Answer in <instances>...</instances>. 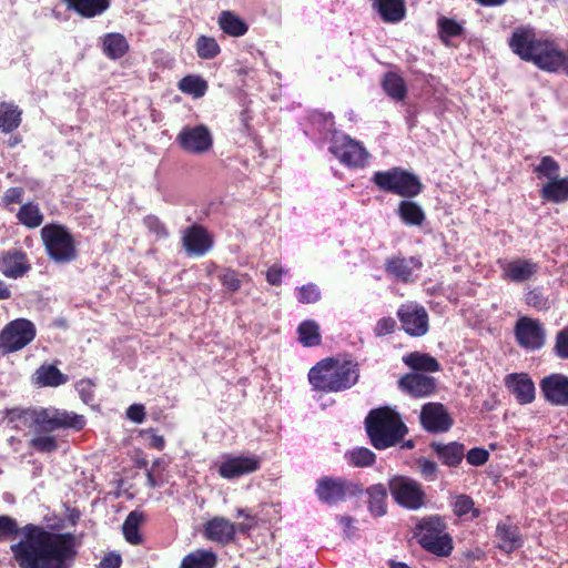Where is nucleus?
Listing matches in <instances>:
<instances>
[{"mask_svg": "<svg viewBox=\"0 0 568 568\" xmlns=\"http://www.w3.org/2000/svg\"><path fill=\"white\" fill-rule=\"evenodd\" d=\"M489 457V453L484 448H471L467 455L466 459L467 462L473 466H481L484 465Z\"/></svg>", "mask_w": 568, "mask_h": 568, "instance_id": "55", "label": "nucleus"}, {"mask_svg": "<svg viewBox=\"0 0 568 568\" xmlns=\"http://www.w3.org/2000/svg\"><path fill=\"white\" fill-rule=\"evenodd\" d=\"M257 525V520L254 516L245 515V521L240 523L236 526V531L241 534H248Z\"/></svg>", "mask_w": 568, "mask_h": 568, "instance_id": "61", "label": "nucleus"}, {"mask_svg": "<svg viewBox=\"0 0 568 568\" xmlns=\"http://www.w3.org/2000/svg\"><path fill=\"white\" fill-rule=\"evenodd\" d=\"M400 219L409 225L419 226L425 220L423 209L415 202L402 201L398 206Z\"/></svg>", "mask_w": 568, "mask_h": 568, "instance_id": "41", "label": "nucleus"}, {"mask_svg": "<svg viewBox=\"0 0 568 568\" xmlns=\"http://www.w3.org/2000/svg\"><path fill=\"white\" fill-rule=\"evenodd\" d=\"M175 141L183 151L191 154H203L213 145L212 134L203 124L182 128Z\"/></svg>", "mask_w": 568, "mask_h": 568, "instance_id": "15", "label": "nucleus"}, {"mask_svg": "<svg viewBox=\"0 0 568 568\" xmlns=\"http://www.w3.org/2000/svg\"><path fill=\"white\" fill-rule=\"evenodd\" d=\"M540 392L546 399L554 406H568V376L554 373L545 376L539 383Z\"/></svg>", "mask_w": 568, "mask_h": 568, "instance_id": "17", "label": "nucleus"}, {"mask_svg": "<svg viewBox=\"0 0 568 568\" xmlns=\"http://www.w3.org/2000/svg\"><path fill=\"white\" fill-rule=\"evenodd\" d=\"M383 90L395 101H402L406 97V84L402 77L394 72H387L382 81Z\"/></svg>", "mask_w": 568, "mask_h": 568, "instance_id": "38", "label": "nucleus"}, {"mask_svg": "<svg viewBox=\"0 0 568 568\" xmlns=\"http://www.w3.org/2000/svg\"><path fill=\"white\" fill-rule=\"evenodd\" d=\"M149 445L153 448L161 450L165 446V440H164L163 436L152 434L149 439Z\"/></svg>", "mask_w": 568, "mask_h": 568, "instance_id": "64", "label": "nucleus"}, {"mask_svg": "<svg viewBox=\"0 0 568 568\" xmlns=\"http://www.w3.org/2000/svg\"><path fill=\"white\" fill-rule=\"evenodd\" d=\"M69 9L74 10L83 18H93L102 14L110 6L109 0H64Z\"/></svg>", "mask_w": 568, "mask_h": 568, "instance_id": "27", "label": "nucleus"}, {"mask_svg": "<svg viewBox=\"0 0 568 568\" xmlns=\"http://www.w3.org/2000/svg\"><path fill=\"white\" fill-rule=\"evenodd\" d=\"M539 266L531 260L516 258L505 262L503 265V277L514 283H523L531 280L538 272Z\"/></svg>", "mask_w": 568, "mask_h": 568, "instance_id": "22", "label": "nucleus"}, {"mask_svg": "<svg viewBox=\"0 0 568 568\" xmlns=\"http://www.w3.org/2000/svg\"><path fill=\"white\" fill-rule=\"evenodd\" d=\"M143 223L145 227L155 235L158 240L165 239L169 235V232L165 225L160 221L159 217L154 215H148L144 217Z\"/></svg>", "mask_w": 568, "mask_h": 568, "instance_id": "53", "label": "nucleus"}, {"mask_svg": "<svg viewBox=\"0 0 568 568\" xmlns=\"http://www.w3.org/2000/svg\"><path fill=\"white\" fill-rule=\"evenodd\" d=\"M17 534L21 539L10 548L20 568H72L77 550L71 534H53L33 524L19 529L14 519L0 516V538Z\"/></svg>", "mask_w": 568, "mask_h": 568, "instance_id": "1", "label": "nucleus"}, {"mask_svg": "<svg viewBox=\"0 0 568 568\" xmlns=\"http://www.w3.org/2000/svg\"><path fill=\"white\" fill-rule=\"evenodd\" d=\"M420 423L427 432L444 433L452 427L453 419L442 404L428 403L422 408Z\"/></svg>", "mask_w": 568, "mask_h": 568, "instance_id": "18", "label": "nucleus"}, {"mask_svg": "<svg viewBox=\"0 0 568 568\" xmlns=\"http://www.w3.org/2000/svg\"><path fill=\"white\" fill-rule=\"evenodd\" d=\"M397 317L403 329L414 337L424 336L429 328L428 313L424 306L415 302L403 304L397 310Z\"/></svg>", "mask_w": 568, "mask_h": 568, "instance_id": "14", "label": "nucleus"}, {"mask_svg": "<svg viewBox=\"0 0 568 568\" xmlns=\"http://www.w3.org/2000/svg\"><path fill=\"white\" fill-rule=\"evenodd\" d=\"M328 150L342 164L353 169L365 168L371 156L362 142L343 133L333 134Z\"/></svg>", "mask_w": 568, "mask_h": 568, "instance_id": "9", "label": "nucleus"}, {"mask_svg": "<svg viewBox=\"0 0 568 568\" xmlns=\"http://www.w3.org/2000/svg\"><path fill=\"white\" fill-rule=\"evenodd\" d=\"M372 8L386 23H398L406 16L404 0H369Z\"/></svg>", "mask_w": 568, "mask_h": 568, "instance_id": "24", "label": "nucleus"}, {"mask_svg": "<svg viewBox=\"0 0 568 568\" xmlns=\"http://www.w3.org/2000/svg\"><path fill=\"white\" fill-rule=\"evenodd\" d=\"M397 323L393 317H382L377 321L374 327V334L377 337H383L395 332Z\"/></svg>", "mask_w": 568, "mask_h": 568, "instance_id": "54", "label": "nucleus"}, {"mask_svg": "<svg viewBox=\"0 0 568 568\" xmlns=\"http://www.w3.org/2000/svg\"><path fill=\"white\" fill-rule=\"evenodd\" d=\"M346 458L355 467H367L375 463L376 455L366 447H356L346 453Z\"/></svg>", "mask_w": 568, "mask_h": 568, "instance_id": "46", "label": "nucleus"}, {"mask_svg": "<svg viewBox=\"0 0 568 568\" xmlns=\"http://www.w3.org/2000/svg\"><path fill=\"white\" fill-rule=\"evenodd\" d=\"M37 379L44 386H59L67 382L64 376L55 366H42L37 371Z\"/></svg>", "mask_w": 568, "mask_h": 568, "instance_id": "44", "label": "nucleus"}, {"mask_svg": "<svg viewBox=\"0 0 568 568\" xmlns=\"http://www.w3.org/2000/svg\"><path fill=\"white\" fill-rule=\"evenodd\" d=\"M296 291V298L302 304L316 303L321 300V290L314 283L303 285Z\"/></svg>", "mask_w": 568, "mask_h": 568, "instance_id": "51", "label": "nucleus"}, {"mask_svg": "<svg viewBox=\"0 0 568 568\" xmlns=\"http://www.w3.org/2000/svg\"><path fill=\"white\" fill-rule=\"evenodd\" d=\"M359 378V367L353 361L325 358L308 372V382L314 389L338 393L352 388Z\"/></svg>", "mask_w": 568, "mask_h": 568, "instance_id": "4", "label": "nucleus"}, {"mask_svg": "<svg viewBox=\"0 0 568 568\" xmlns=\"http://www.w3.org/2000/svg\"><path fill=\"white\" fill-rule=\"evenodd\" d=\"M36 336V327L28 320L20 318L10 322L0 333V348L11 353L23 348Z\"/></svg>", "mask_w": 568, "mask_h": 568, "instance_id": "12", "label": "nucleus"}, {"mask_svg": "<svg viewBox=\"0 0 568 568\" xmlns=\"http://www.w3.org/2000/svg\"><path fill=\"white\" fill-rule=\"evenodd\" d=\"M183 247L190 256H203L213 245L209 233L200 225H192L183 233Z\"/></svg>", "mask_w": 568, "mask_h": 568, "instance_id": "19", "label": "nucleus"}, {"mask_svg": "<svg viewBox=\"0 0 568 568\" xmlns=\"http://www.w3.org/2000/svg\"><path fill=\"white\" fill-rule=\"evenodd\" d=\"M518 345L528 351H538L546 344V328L538 320L521 316L514 328Z\"/></svg>", "mask_w": 568, "mask_h": 568, "instance_id": "13", "label": "nucleus"}, {"mask_svg": "<svg viewBox=\"0 0 568 568\" xmlns=\"http://www.w3.org/2000/svg\"><path fill=\"white\" fill-rule=\"evenodd\" d=\"M219 24L226 34L232 37H241L247 31V24L231 11H223L220 14Z\"/></svg>", "mask_w": 568, "mask_h": 568, "instance_id": "37", "label": "nucleus"}, {"mask_svg": "<svg viewBox=\"0 0 568 568\" xmlns=\"http://www.w3.org/2000/svg\"><path fill=\"white\" fill-rule=\"evenodd\" d=\"M525 301L529 306L538 311H547L551 307L550 300L548 298V296L544 294V292L539 287L530 290L526 294Z\"/></svg>", "mask_w": 568, "mask_h": 568, "instance_id": "49", "label": "nucleus"}, {"mask_svg": "<svg viewBox=\"0 0 568 568\" xmlns=\"http://www.w3.org/2000/svg\"><path fill=\"white\" fill-rule=\"evenodd\" d=\"M509 47L523 60L532 61L541 70L557 72L561 68L565 52L555 42L538 39L532 29H516Z\"/></svg>", "mask_w": 568, "mask_h": 568, "instance_id": "3", "label": "nucleus"}, {"mask_svg": "<svg viewBox=\"0 0 568 568\" xmlns=\"http://www.w3.org/2000/svg\"><path fill=\"white\" fill-rule=\"evenodd\" d=\"M31 268L26 253L19 250H9L0 257V272L10 278H19Z\"/></svg>", "mask_w": 568, "mask_h": 568, "instance_id": "21", "label": "nucleus"}, {"mask_svg": "<svg viewBox=\"0 0 568 568\" xmlns=\"http://www.w3.org/2000/svg\"><path fill=\"white\" fill-rule=\"evenodd\" d=\"M361 493V486L341 477H322L317 480L315 489L317 498L329 506Z\"/></svg>", "mask_w": 568, "mask_h": 568, "instance_id": "11", "label": "nucleus"}, {"mask_svg": "<svg viewBox=\"0 0 568 568\" xmlns=\"http://www.w3.org/2000/svg\"><path fill=\"white\" fill-rule=\"evenodd\" d=\"M216 564L215 552L207 549H196L182 559L180 568H214Z\"/></svg>", "mask_w": 568, "mask_h": 568, "instance_id": "33", "label": "nucleus"}, {"mask_svg": "<svg viewBox=\"0 0 568 568\" xmlns=\"http://www.w3.org/2000/svg\"><path fill=\"white\" fill-rule=\"evenodd\" d=\"M29 416L37 433L31 439V446L41 453H52L58 448L55 437L48 433L62 428L80 430L85 425L84 416L53 407L32 409Z\"/></svg>", "mask_w": 568, "mask_h": 568, "instance_id": "2", "label": "nucleus"}, {"mask_svg": "<svg viewBox=\"0 0 568 568\" xmlns=\"http://www.w3.org/2000/svg\"><path fill=\"white\" fill-rule=\"evenodd\" d=\"M544 200L552 203L568 201V178H557L548 181L540 190Z\"/></svg>", "mask_w": 568, "mask_h": 568, "instance_id": "29", "label": "nucleus"}, {"mask_svg": "<svg viewBox=\"0 0 568 568\" xmlns=\"http://www.w3.org/2000/svg\"><path fill=\"white\" fill-rule=\"evenodd\" d=\"M261 458L255 455H226L220 463L217 471L222 478L234 479L258 470Z\"/></svg>", "mask_w": 568, "mask_h": 568, "instance_id": "16", "label": "nucleus"}, {"mask_svg": "<svg viewBox=\"0 0 568 568\" xmlns=\"http://www.w3.org/2000/svg\"><path fill=\"white\" fill-rule=\"evenodd\" d=\"M143 514L138 510H133L126 516L122 525V531L125 540L129 544L140 545L142 542V537L139 532V527L143 523Z\"/></svg>", "mask_w": 568, "mask_h": 568, "instance_id": "36", "label": "nucleus"}, {"mask_svg": "<svg viewBox=\"0 0 568 568\" xmlns=\"http://www.w3.org/2000/svg\"><path fill=\"white\" fill-rule=\"evenodd\" d=\"M554 354L560 359H568V325L556 334Z\"/></svg>", "mask_w": 568, "mask_h": 568, "instance_id": "52", "label": "nucleus"}, {"mask_svg": "<svg viewBox=\"0 0 568 568\" xmlns=\"http://www.w3.org/2000/svg\"><path fill=\"white\" fill-rule=\"evenodd\" d=\"M406 363L417 371L438 372L440 368L437 359L428 354H410Z\"/></svg>", "mask_w": 568, "mask_h": 568, "instance_id": "45", "label": "nucleus"}, {"mask_svg": "<svg viewBox=\"0 0 568 568\" xmlns=\"http://www.w3.org/2000/svg\"><path fill=\"white\" fill-rule=\"evenodd\" d=\"M422 267L419 258L410 257H390L385 263V271L388 275L400 282L413 280V273Z\"/></svg>", "mask_w": 568, "mask_h": 568, "instance_id": "23", "label": "nucleus"}, {"mask_svg": "<svg viewBox=\"0 0 568 568\" xmlns=\"http://www.w3.org/2000/svg\"><path fill=\"white\" fill-rule=\"evenodd\" d=\"M506 385L520 404H529L535 399V385L525 374H511L506 377Z\"/></svg>", "mask_w": 568, "mask_h": 568, "instance_id": "25", "label": "nucleus"}, {"mask_svg": "<svg viewBox=\"0 0 568 568\" xmlns=\"http://www.w3.org/2000/svg\"><path fill=\"white\" fill-rule=\"evenodd\" d=\"M371 181L381 191L403 197H415L423 190V185L415 174L397 166L386 171H376Z\"/></svg>", "mask_w": 568, "mask_h": 568, "instance_id": "7", "label": "nucleus"}, {"mask_svg": "<svg viewBox=\"0 0 568 568\" xmlns=\"http://www.w3.org/2000/svg\"><path fill=\"white\" fill-rule=\"evenodd\" d=\"M437 24L440 39L444 42H447L448 38L459 36L463 31V27L457 21L445 17L439 18Z\"/></svg>", "mask_w": 568, "mask_h": 568, "instance_id": "50", "label": "nucleus"}, {"mask_svg": "<svg viewBox=\"0 0 568 568\" xmlns=\"http://www.w3.org/2000/svg\"><path fill=\"white\" fill-rule=\"evenodd\" d=\"M126 417L136 424H141L145 418V408L142 404H132L126 409Z\"/></svg>", "mask_w": 568, "mask_h": 568, "instance_id": "57", "label": "nucleus"}, {"mask_svg": "<svg viewBox=\"0 0 568 568\" xmlns=\"http://www.w3.org/2000/svg\"><path fill=\"white\" fill-rule=\"evenodd\" d=\"M496 536L499 541V548L506 552H511L523 545L518 528L505 523L498 524Z\"/></svg>", "mask_w": 568, "mask_h": 568, "instance_id": "30", "label": "nucleus"}, {"mask_svg": "<svg viewBox=\"0 0 568 568\" xmlns=\"http://www.w3.org/2000/svg\"><path fill=\"white\" fill-rule=\"evenodd\" d=\"M432 448L443 464L447 466H457L464 457V445L456 442L448 444L433 443Z\"/></svg>", "mask_w": 568, "mask_h": 568, "instance_id": "32", "label": "nucleus"}, {"mask_svg": "<svg viewBox=\"0 0 568 568\" xmlns=\"http://www.w3.org/2000/svg\"><path fill=\"white\" fill-rule=\"evenodd\" d=\"M23 189L21 187H10L6 191L2 202L4 205H10L12 203H20L22 201Z\"/></svg>", "mask_w": 568, "mask_h": 568, "instance_id": "60", "label": "nucleus"}, {"mask_svg": "<svg viewBox=\"0 0 568 568\" xmlns=\"http://www.w3.org/2000/svg\"><path fill=\"white\" fill-rule=\"evenodd\" d=\"M196 52L202 59H213L220 52V47L214 38L201 36L196 41Z\"/></svg>", "mask_w": 568, "mask_h": 568, "instance_id": "48", "label": "nucleus"}, {"mask_svg": "<svg viewBox=\"0 0 568 568\" xmlns=\"http://www.w3.org/2000/svg\"><path fill=\"white\" fill-rule=\"evenodd\" d=\"M217 277L223 285V287L229 292H237L245 280L248 278L246 274H242L230 267H222Z\"/></svg>", "mask_w": 568, "mask_h": 568, "instance_id": "42", "label": "nucleus"}, {"mask_svg": "<svg viewBox=\"0 0 568 568\" xmlns=\"http://www.w3.org/2000/svg\"><path fill=\"white\" fill-rule=\"evenodd\" d=\"M388 488L395 501L407 509L417 510L425 505V493L415 479L394 476L388 481Z\"/></svg>", "mask_w": 568, "mask_h": 568, "instance_id": "10", "label": "nucleus"}, {"mask_svg": "<svg viewBox=\"0 0 568 568\" xmlns=\"http://www.w3.org/2000/svg\"><path fill=\"white\" fill-rule=\"evenodd\" d=\"M449 505L453 508V513L459 518H478L480 510L475 507L473 498L468 495L460 494L455 495L450 498Z\"/></svg>", "mask_w": 568, "mask_h": 568, "instance_id": "35", "label": "nucleus"}, {"mask_svg": "<svg viewBox=\"0 0 568 568\" xmlns=\"http://www.w3.org/2000/svg\"><path fill=\"white\" fill-rule=\"evenodd\" d=\"M121 566V557L119 555L105 556L101 561L102 568H119Z\"/></svg>", "mask_w": 568, "mask_h": 568, "instance_id": "62", "label": "nucleus"}, {"mask_svg": "<svg viewBox=\"0 0 568 568\" xmlns=\"http://www.w3.org/2000/svg\"><path fill=\"white\" fill-rule=\"evenodd\" d=\"M336 519L343 526L344 534L349 538L353 535L352 528L354 518L351 516H337Z\"/></svg>", "mask_w": 568, "mask_h": 568, "instance_id": "63", "label": "nucleus"}, {"mask_svg": "<svg viewBox=\"0 0 568 568\" xmlns=\"http://www.w3.org/2000/svg\"><path fill=\"white\" fill-rule=\"evenodd\" d=\"M298 341L305 347H313L321 344L320 326L315 321L306 320L297 327Z\"/></svg>", "mask_w": 568, "mask_h": 568, "instance_id": "40", "label": "nucleus"}, {"mask_svg": "<svg viewBox=\"0 0 568 568\" xmlns=\"http://www.w3.org/2000/svg\"><path fill=\"white\" fill-rule=\"evenodd\" d=\"M365 428L378 450L397 445L408 432L399 414L389 407L372 409L365 418Z\"/></svg>", "mask_w": 568, "mask_h": 568, "instance_id": "5", "label": "nucleus"}, {"mask_svg": "<svg viewBox=\"0 0 568 568\" xmlns=\"http://www.w3.org/2000/svg\"><path fill=\"white\" fill-rule=\"evenodd\" d=\"M400 386L415 397L430 395L435 390V379L423 374H409L399 381Z\"/></svg>", "mask_w": 568, "mask_h": 568, "instance_id": "26", "label": "nucleus"}, {"mask_svg": "<svg viewBox=\"0 0 568 568\" xmlns=\"http://www.w3.org/2000/svg\"><path fill=\"white\" fill-rule=\"evenodd\" d=\"M287 271L284 270L283 267H281L280 265H272L267 271H266V281L271 284V285H280L282 283V276L284 274H286Z\"/></svg>", "mask_w": 568, "mask_h": 568, "instance_id": "59", "label": "nucleus"}, {"mask_svg": "<svg viewBox=\"0 0 568 568\" xmlns=\"http://www.w3.org/2000/svg\"><path fill=\"white\" fill-rule=\"evenodd\" d=\"M41 237L49 257L55 263H70L77 257L74 239L63 225L43 226Z\"/></svg>", "mask_w": 568, "mask_h": 568, "instance_id": "8", "label": "nucleus"}, {"mask_svg": "<svg viewBox=\"0 0 568 568\" xmlns=\"http://www.w3.org/2000/svg\"><path fill=\"white\" fill-rule=\"evenodd\" d=\"M419 469H420V473L422 475L427 479V480H435L436 477H437V465L435 462H432V460H428V459H423L420 463H419Z\"/></svg>", "mask_w": 568, "mask_h": 568, "instance_id": "58", "label": "nucleus"}, {"mask_svg": "<svg viewBox=\"0 0 568 568\" xmlns=\"http://www.w3.org/2000/svg\"><path fill=\"white\" fill-rule=\"evenodd\" d=\"M368 496V510L373 516L381 517L386 514L387 489L383 484H376L366 489Z\"/></svg>", "mask_w": 568, "mask_h": 568, "instance_id": "34", "label": "nucleus"}, {"mask_svg": "<svg viewBox=\"0 0 568 568\" xmlns=\"http://www.w3.org/2000/svg\"><path fill=\"white\" fill-rule=\"evenodd\" d=\"M101 41L103 53L112 60L122 58L129 50L125 37L118 32L104 34Z\"/></svg>", "mask_w": 568, "mask_h": 568, "instance_id": "28", "label": "nucleus"}, {"mask_svg": "<svg viewBox=\"0 0 568 568\" xmlns=\"http://www.w3.org/2000/svg\"><path fill=\"white\" fill-rule=\"evenodd\" d=\"M203 532L209 540L225 546L235 539L236 526L225 517L215 516L204 525Z\"/></svg>", "mask_w": 568, "mask_h": 568, "instance_id": "20", "label": "nucleus"}, {"mask_svg": "<svg viewBox=\"0 0 568 568\" xmlns=\"http://www.w3.org/2000/svg\"><path fill=\"white\" fill-rule=\"evenodd\" d=\"M534 171L538 178H547L550 181L559 178L560 166L552 156L545 155Z\"/></svg>", "mask_w": 568, "mask_h": 568, "instance_id": "47", "label": "nucleus"}, {"mask_svg": "<svg viewBox=\"0 0 568 568\" xmlns=\"http://www.w3.org/2000/svg\"><path fill=\"white\" fill-rule=\"evenodd\" d=\"M77 390L84 403L93 400V385L89 379H82L77 383Z\"/></svg>", "mask_w": 568, "mask_h": 568, "instance_id": "56", "label": "nucleus"}, {"mask_svg": "<svg viewBox=\"0 0 568 568\" xmlns=\"http://www.w3.org/2000/svg\"><path fill=\"white\" fill-rule=\"evenodd\" d=\"M22 110L12 102L0 103V131L11 133L21 124Z\"/></svg>", "mask_w": 568, "mask_h": 568, "instance_id": "31", "label": "nucleus"}, {"mask_svg": "<svg viewBox=\"0 0 568 568\" xmlns=\"http://www.w3.org/2000/svg\"><path fill=\"white\" fill-rule=\"evenodd\" d=\"M17 219L24 226L29 229H36L42 224L43 214L40 211L38 204L29 202L21 205L20 210L17 213Z\"/></svg>", "mask_w": 568, "mask_h": 568, "instance_id": "39", "label": "nucleus"}, {"mask_svg": "<svg viewBox=\"0 0 568 568\" xmlns=\"http://www.w3.org/2000/svg\"><path fill=\"white\" fill-rule=\"evenodd\" d=\"M179 89L193 98H201L205 94L207 84L197 75H186L180 80Z\"/></svg>", "mask_w": 568, "mask_h": 568, "instance_id": "43", "label": "nucleus"}, {"mask_svg": "<svg viewBox=\"0 0 568 568\" xmlns=\"http://www.w3.org/2000/svg\"><path fill=\"white\" fill-rule=\"evenodd\" d=\"M415 536L425 550L438 557H447L454 549L453 538L439 515H430L420 519L416 525Z\"/></svg>", "mask_w": 568, "mask_h": 568, "instance_id": "6", "label": "nucleus"}]
</instances>
